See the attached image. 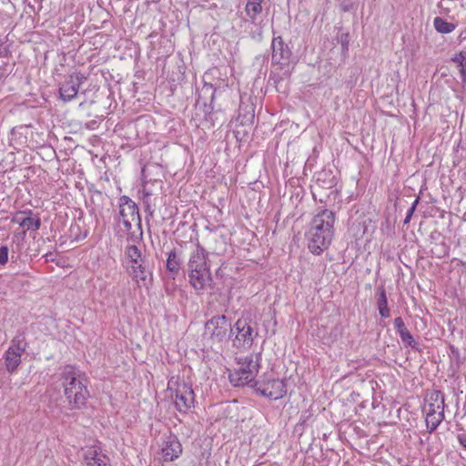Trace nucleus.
I'll use <instances>...</instances> for the list:
<instances>
[{
    "mask_svg": "<svg viewBox=\"0 0 466 466\" xmlns=\"http://www.w3.org/2000/svg\"><path fill=\"white\" fill-rule=\"evenodd\" d=\"M376 293L378 295V301H377L378 308L388 306V299H387L385 289L382 286L379 287L377 289Z\"/></svg>",
    "mask_w": 466,
    "mask_h": 466,
    "instance_id": "bb28decb",
    "label": "nucleus"
},
{
    "mask_svg": "<svg viewBox=\"0 0 466 466\" xmlns=\"http://www.w3.org/2000/svg\"><path fill=\"white\" fill-rule=\"evenodd\" d=\"M410 218H411V217H410V216H408V215L406 214V218H405V219H404V224H408V223H410Z\"/></svg>",
    "mask_w": 466,
    "mask_h": 466,
    "instance_id": "e433bc0d",
    "label": "nucleus"
},
{
    "mask_svg": "<svg viewBox=\"0 0 466 466\" xmlns=\"http://www.w3.org/2000/svg\"><path fill=\"white\" fill-rule=\"evenodd\" d=\"M22 224H24L25 230L36 231L40 228L41 219L38 215H25V217L23 218Z\"/></svg>",
    "mask_w": 466,
    "mask_h": 466,
    "instance_id": "412c9836",
    "label": "nucleus"
},
{
    "mask_svg": "<svg viewBox=\"0 0 466 466\" xmlns=\"http://www.w3.org/2000/svg\"><path fill=\"white\" fill-rule=\"evenodd\" d=\"M180 267L181 260L178 258L176 249L170 250L167 259V270L169 272V276L172 279H175L178 275Z\"/></svg>",
    "mask_w": 466,
    "mask_h": 466,
    "instance_id": "ddd939ff",
    "label": "nucleus"
},
{
    "mask_svg": "<svg viewBox=\"0 0 466 466\" xmlns=\"http://www.w3.org/2000/svg\"><path fill=\"white\" fill-rule=\"evenodd\" d=\"M394 327L397 330V332H399L400 330H402L404 329H406V326L404 324V321L403 319L400 318V317H398L394 319Z\"/></svg>",
    "mask_w": 466,
    "mask_h": 466,
    "instance_id": "2f4dec72",
    "label": "nucleus"
},
{
    "mask_svg": "<svg viewBox=\"0 0 466 466\" xmlns=\"http://www.w3.org/2000/svg\"><path fill=\"white\" fill-rule=\"evenodd\" d=\"M181 451V444L177 441L167 442L166 446L162 449L164 460L168 461H172L177 459Z\"/></svg>",
    "mask_w": 466,
    "mask_h": 466,
    "instance_id": "2eb2a0df",
    "label": "nucleus"
},
{
    "mask_svg": "<svg viewBox=\"0 0 466 466\" xmlns=\"http://www.w3.org/2000/svg\"><path fill=\"white\" fill-rule=\"evenodd\" d=\"M428 404L434 403L438 406L444 404V394L441 390H433L426 398Z\"/></svg>",
    "mask_w": 466,
    "mask_h": 466,
    "instance_id": "b1692460",
    "label": "nucleus"
},
{
    "mask_svg": "<svg viewBox=\"0 0 466 466\" xmlns=\"http://www.w3.org/2000/svg\"><path fill=\"white\" fill-rule=\"evenodd\" d=\"M25 215H34L31 209H25L23 211H19L15 213V215L12 218L11 221L13 223L18 224L20 227L24 228V224H22L23 218Z\"/></svg>",
    "mask_w": 466,
    "mask_h": 466,
    "instance_id": "cd10ccee",
    "label": "nucleus"
},
{
    "mask_svg": "<svg viewBox=\"0 0 466 466\" xmlns=\"http://www.w3.org/2000/svg\"><path fill=\"white\" fill-rule=\"evenodd\" d=\"M64 394L70 410H80L86 407L89 397L86 380L72 366H66L61 373Z\"/></svg>",
    "mask_w": 466,
    "mask_h": 466,
    "instance_id": "f03ea898",
    "label": "nucleus"
},
{
    "mask_svg": "<svg viewBox=\"0 0 466 466\" xmlns=\"http://www.w3.org/2000/svg\"><path fill=\"white\" fill-rule=\"evenodd\" d=\"M451 62L458 69L461 82L466 84V60L462 49L451 57Z\"/></svg>",
    "mask_w": 466,
    "mask_h": 466,
    "instance_id": "dca6fc26",
    "label": "nucleus"
},
{
    "mask_svg": "<svg viewBox=\"0 0 466 466\" xmlns=\"http://www.w3.org/2000/svg\"><path fill=\"white\" fill-rule=\"evenodd\" d=\"M187 273L188 282L198 293H202L213 282L208 264V253L199 243L196 245V249L190 254Z\"/></svg>",
    "mask_w": 466,
    "mask_h": 466,
    "instance_id": "7ed1b4c3",
    "label": "nucleus"
},
{
    "mask_svg": "<svg viewBox=\"0 0 466 466\" xmlns=\"http://www.w3.org/2000/svg\"><path fill=\"white\" fill-rule=\"evenodd\" d=\"M262 2L263 0H248L245 12L252 21H255L257 16L262 12Z\"/></svg>",
    "mask_w": 466,
    "mask_h": 466,
    "instance_id": "6ab92c4d",
    "label": "nucleus"
},
{
    "mask_svg": "<svg viewBox=\"0 0 466 466\" xmlns=\"http://www.w3.org/2000/svg\"><path fill=\"white\" fill-rule=\"evenodd\" d=\"M237 334L233 339V346L238 349H248L251 347L254 335L253 329L246 319H240L232 326Z\"/></svg>",
    "mask_w": 466,
    "mask_h": 466,
    "instance_id": "1a4fd4ad",
    "label": "nucleus"
},
{
    "mask_svg": "<svg viewBox=\"0 0 466 466\" xmlns=\"http://www.w3.org/2000/svg\"><path fill=\"white\" fill-rule=\"evenodd\" d=\"M343 11H349L353 0H338Z\"/></svg>",
    "mask_w": 466,
    "mask_h": 466,
    "instance_id": "72a5a7b5",
    "label": "nucleus"
},
{
    "mask_svg": "<svg viewBox=\"0 0 466 466\" xmlns=\"http://www.w3.org/2000/svg\"><path fill=\"white\" fill-rule=\"evenodd\" d=\"M458 441H459V443L466 449V435L464 434H460L458 435Z\"/></svg>",
    "mask_w": 466,
    "mask_h": 466,
    "instance_id": "c9c22d12",
    "label": "nucleus"
},
{
    "mask_svg": "<svg viewBox=\"0 0 466 466\" xmlns=\"http://www.w3.org/2000/svg\"><path fill=\"white\" fill-rule=\"evenodd\" d=\"M86 80L82 73H74L69 75L59 87L60 97L65 102L73 100L79 90L80 85Z\"/></svg>",
    "mask_w": 466,
    "mask_h": 466,
    "instance_id": "9d476101",
    "label": "nucleus"
},
{
    "mask_svg": "<svg viewBox=\"0 0 466 466\" xmlns=\"http://www.w3.org/2000/svg\"><path fill=\"white\" fill-rule=\"evenodd\" d=\"M419 201H420V198H417L413 201V203H412L411 207H410V208L408 209V211H407V215H408V216L412 217V215H413V213H414V211H415V209H416V208H417V206H418V204H419Z\"/></svg>",
    "mask_w": 466,
    "mask_h": 466,
    "instance_id": "f704fd0d",
    "label": "nucleus"
},
{
    "mask_svg": "<svg viewBox=\"0 0 466 466\" xmlns=\"http://www.w3.org/2000/svg\"><path fill=\"white\" fill-rule=\"evenodd\" d=\"M338 39L341 45L342 53L343 54L347 53L349 50V44H350L349 34L342 33L339 35Z\"/></svg>",
    "mask_w": 466,
    "mask_h": 466,
    "instance_id": "c85d7f7f",
    "label": "nucleus"
},
{
    "mask_svg": "<svg viewBox=\"0 0 466 466\" xmlns=\"http://www.w3.org/2000/svg\"><path fill=\"white\" fill-rule=\"evenodd\" d=\"M238 369L229 374V380L235 387L249 385L257 381L261 362V352L251 353L245 357L236 358Z\"/></svg>",
    "mask_w": 466,
    "mask_h": 466,
    "instance_id": "20e7f679",
    "label": "nucleus"
},
{
    "mask_svg": "<svg viewBox=\"0 0 466 466\" xmlns=\"http://www.w3.org/2000/svg\"><path fill=\"white\" fill-rule=\"evenodd\" d=\"M444 420V412L426 413V426L430 433L433 432Z\"/></svg>",
    "mask_w": 466,
    "mask_h": 466,
    "instance_id": "a211bd4d",
    "label": "nucleus"
},
{
    "mask_svg": "<svg viewBox=\"0 0 466 466\" xmlns=\"http://www.w3.org/2000/svg\"><path fill=\"white\" fill-rule=\"evenodd\" d=\"M167 390L175 393V406L179 412H187L194 407L195 394L191 385L172 377L168 380Z\"/></svg>",
    "mask_w": 466,
    "mask_h": 466,
    "instance_id": "39448f33",
    "label": "nucleus"
},
{
    "mask_svg": "<svg viewBox=\"0 0 466 466\" xmlns=\"http://www.w3.org/2000/svg\"><path fill=\"white\" fill-rule=\"evenodd\" d=\"M462 51H463V55H464V56H465V60H466V47H464V48L462 49Z\"/></svg>",
    "mask_w": 466,
    "mask_h": 466,
    "instance_id": "4c0bfd02",
    "label": "nucleus"
},
{
    "mask_svg": "<svg viewBox=\"0 0 466 466\" xmlns=\"http://www.w3.org/2000/svg\"><path fill=\"white\" fill-rule=\"evenodd\" d=\"M205 332L214 343H222L233 334V328L228 317L219 315L206 322Z\"/></svg>",
    "mask_w": 466,
    "mask_h": 466,
    "instance_id": "423d86ee",
    "label": "nucleus"
},
{
    "mask_svg": "<svg viewBox=\"0 0 466 466\" xmlns=\"http://www.w3.org/2000/svg\"><path fill=\"white\" fill-rule=\"evenodd\" d=\"M203 90L206 92H211L210 104L209 105L205 104V106H204L205 119L208 120L209 116H211L212 112L214 111V100H215V95H216L217 90L213 87L212 85H205Z\"/></svg>",
    "mask_w": 466,
    "mask_h": 466,
    "instance_id": "5701e85b",
    "label": "nucleus"
},
{
    "mask_svg": "<svg viewBox=\"0 0 466 466\" xmlns=\"http://www.w3.org/2000/svg\"><path fill=\"white\" fill-rule=\"evenodd\" d=\"M444 407H445V404H442L440 406H438L434 403L428 404L427 408H426V413H436V412H438V410H440V412H444Z\"/></svg>",
    "mask_w": 466,
    "mask_h": 466,
    "instance_id": "7c9ffc66",
    "label": "nucleus"
},
{
    "mask_svg": "<svg viewBox=\"0 0 466 466\" xmlns=\"http://www.w3.org/2000/svg\"><path fill=\"white\" fill-rule=\"evenodd\" d=\"M433 26L435 30L441 34L451 33L456 28L455 24L447 22L446 20L440 16H436L433 19Z\"/></svg>",
    "mask_w": 466,
    "mask_h": 466,
    "instance_id": "aec40b11",
    "label": "nucleus"
},
{
    "mask_svg": "<svg viewBox=\"0 0 466 466\" xmlns=\"http://www.w3.org/2000/svg\"><path fill=\"white\" fill-rule=\"evenodd\" d=\"M335 213L329 209H321L312 218L306 233L308 248L314 255H319L328 249L334 237Z\"/></svg>",
    "mask_w": 466,
    "mask_h": 466,
    "instance_id": "f257e3e1",
    "label": "nucleus"
},
{
    "mask_svg": "<svg viewBox=\"0 0 466 466\" xmlns=\"http://www.w3.org/2000/svg\"><path fill=\"white\" fill-rule=\"evenodd\" d=\"M126 256L129 259L131 265L137 264L139 261L144 260L141 251L135 245L127 246L126 248Z\"/></svg>",
    "mask_w": 466,
    "mask_h": 466,
    "instance_id": "4be33fe9",
    "label": "nucleus"
},
{
    "mask_svg": "<svg viewBox=\"0 0 466 466\" xmlns=\"http://www.w3.org/2000/svg\"><path fill=\"white\" fill-rule=\"evenodd\" d=\"M120 217L127 230H130L133 223L141 227V218L137 204L128 197L122 196L119 199Z\"/></svg>",
    "mask_w": 466,
    "mask_h": 466,
    "instance_id": "6e6552de",
    "label": "nucleus"
},
{
    "mask_svg": "<svg viewBox=\"0 0 466 466\" xmlns=\"http://www.w3.org/2000/svg\"><path fill=\"white\" fill-rule=\"evenodd\" d=\"M272 63L285 66L288 65L291 56V51L281 36L273 37L271 42Z\"/></svg>",
    "mask_w": 466,
    "mask_h": 466,
    "instance_id": "9b49d317",
    "label": "nucleus"
},
{
    "mask_svg": "<svg viewBox=\"0 0 466 466\" xmlns=\"http://www.w3.org/2000/svg\"><path fill=\"white\" fill-rule=\"evenodd\" d=\"M8 261V248L6 246L0 247V266L5 265Z\"/></svg>",
    "mask_w": 466,
    "mask_h": 466,
    "instance_id": "c756f323",
    "label": "nucleus"
},
{
    "mask_svg": "<svg viewBox=\"0 0 466 466\" xmlns=\"http://www.w3.org/2000/svg\"><path fill=\"white\" fill-rule=\"evenodd\" d=\"M398 333H399V335L401 339V341L403 343L407 344L408 346H410L411 348L415 347L416 342L407 328L402 330H400Z\"/></svg>",
    "mask_w": 466,
    "mask_h": 466,
    "instance_id": "a878e982",
    "label": "nucleus"
},
{
    "mask_svg": "<svg viewBox=\"0 0 466 466\" xmlns=\"http://www.w3.org/2000/svg\"><path fill=\"white\" fill-rule=\"evenodd\" d=\"M21 353L14 351L13 349H8L4 355L5 365L9 373H14L21 363Z\"/></svg>",
    "mask_w": 466,
    "mask_h": 466,
    "instance_id": "4468645a",
    "label": "nucleus"
},
{
    "mask_svg": "<svg viewBox=\"0 0 466 466\" xmlns=\"http://www.w3.org/2000/svg\"><path fill=\"white\" fill-rule=\"evenodd\" d=\"M148 270L146 266V260L139 261L137 264L130 266V274L137 282L145 281L147 277Z\"/></svg>",
    "mask_w": 466,
    "mask_h": 466,
    "instance_id": "f3484780",
    "label": "nucleus"
},
{
    "mask_svg": "<svg viewBox=\"0 0 466 466\" xmlns=\"http://www.w3.org/2000/svg\"><path fill=\"white\" fill-rule=\"evenodd\" d=\"M262 396L271 400H279L287 393L285 381L279 379H268L264 381H255L251 385Z\"/></svg>",
    "mask_w": 466,
    "mask_h": 466,
    "instance_id": "0eeeda50",
    "label": "nucleus"
},
{
    "mask_svg": "<svg viewBox=\"0 0 466 466\" xmlns=\"http://www.w3.org/2000/svg\"><path fill=\"white\" fill-rule=\"evenodd\" d=\"M378 309L381 318H389L390 316V311L388 306L380 307Z\"/></svg>",
    "mask_w": 466,
    "mask_h": 466,
    "instance_id": "473e14b6",
    "label": "nucleus"
},
{
    "mask_svg": "<svg viewBox=\"0 0 466 466\" xmlns=\"http://www.w3.org/2000/svg\"><path fill=\"white\" fill-rule=\"evenodd\" d=\"M84 460L86 466H110L108 457L96 446L89 447L85 451Z\"/></svg>",
    "mask_w": 466,
    "mask_h": 466,
    "instance_id": "f8f14e48",
    "label": "nucleus"
},
{
    "mask_svg": "<svg viewBox=\"0 0 466 466\" xmlns=\"http://www.w3.org/2000/svg\"><path fill=\"white\" fill-rule=\"evenodd\" d=\"M25 348L26 342L25 341V338L22 336H16L12 339L11 345L8 349H13L14 351L22 354L25 350Z\"/></svg>",
    "mask_w": 466,
    "mask_h": 466,
    "instance_id": "393cba45",
    "label": "nucleus"
}]
</instances>
